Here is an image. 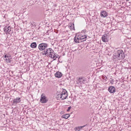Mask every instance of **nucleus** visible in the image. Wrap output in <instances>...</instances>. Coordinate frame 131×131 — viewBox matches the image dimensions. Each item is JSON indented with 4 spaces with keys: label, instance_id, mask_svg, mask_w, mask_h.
Masks as SVG:
<instances>
[{
    "label": "nucleus",
    "instance_id": "423d86ee",
    "mask_svg": "<svg viewBox=\"0 0 131 131\" xmlns=\"http://www.w3.org/2000/svg\"><path fill=\"white\" fill-rule=\"evenodd\" d=\"M21 101V98L19 97H17L13 100L12 105H16V104L20 103Z\"/></svg>",
    "mask_w": 131,
    "mask_h": 131
},
{
    "label": "nucleus",
    "instance_id": "f3484780",
    "mask_svg": "<svg viewBox=\"0 0 131 131\" xmlns=\"http://www.w3.org/2000/svg\"><path fill=\"white\" fill-rule=\"evenodd\" d=\"M11 58L10 56H7V58H6V61L7 63L10 62V59Z\"/></svg>",
    "mask_w": 131,
    "mask_h": 131
},
{
    "label": "nucleus",
    "instance_id": "4be33fe9",
    "mask_svg": "<svg viewBox=\"0 0 131 131\" xmlns=\"http://www.w3.org/2000/svg\"><path fill=\"white\" fill-rule=\"evenodd\" d=\"M31 25H32L34 26L35 27L36 26L35 23L33 21L31 22Z\"/></svg>",
    "mask_w": 131,
    "mask_h": 131
},
{
    "label": "nucleus",
    "instance_id": "f8f14e48",
    "mask_svg": "<svg viewBox=\"0 0 131 131\" xmlns=\"http://www.w3.org/2000/svg\"><path fill=\"white\" fill-rule=\"evenodd\" d=\"M62 75V74L61 72L59 71L57 72L55 74V77L58 78H61Z\"/></svg>",
    "mask_w": 131,
    "mask_h": 131
},
{
    "label": "nucleus",
    "instance_id": "bb28decb",
    "mask_svg": "<svg viewBox=\"0 0 131 131\" xmlns=\"http://www.w3.org/2000/svg\"><path fill=\"white\" fill-rule=\"evenodd\" d=\"M85 35H84L83 36H81V38H84V37H85V36H85Z\"/></svg>",
    "mask_w": 131,
    "mask_h": 131
},
{
    "label": "nucleus",
    "instance_id": "cd10ccee",
    "mask_svg": "<svg viewBox=\"0 0 131 131\" xmlns=\"http://www.w3.org/2000/svg\"><path fill=\"white\" fill-rule=\"evenodd\" d=\"M4 58H7V55L6 54L4 56Z\"/></svg>",
    "mask_w": 131,
    "mask_h": 131
},
{
    "label": "nucleus",
    "instance_id": "412c9836",
    "mask_svg": "<svg viewBox=\"0 0 131 131\" xmlns=\"http://www.w3.org/2000/svg\"><path fill=\"white\" fill-rule=\"evenodd\" d=\"M102 78L106 81H107V78L105 75H103L102 76Z\"/></svg>",
    "mask_w": 131,
    "mask_h": 131
},
{
    "label": "nucleus",
    "instance_id": "9b49d317",
    "mask_svg": "<svg viewBox=\"0 0 131 131\" xmlns=\"http://www.w3.org/2000/svg\"><path fill=\"white\" fill-rule=\"evenodd\" d=\"M100 14L101 16L102 17H106L108 15L107 12L104 10L101 12Z\"/></svg>",
    "mask_w": 131,
    "mask_h": 131
},
{
    "label": "nucleus",
    "instance_id": "6ab92c4d",
    "mask_svg": "<svg viewBox=\"0 0 131 131\" xmlns=\"http://www.w3.org/2000/svg\"><path fill=\"white\" fill-rule=\"evenodd\" d=\"M74 41L77 43H79L80 42L78 40L76 39V37L75 36L74 38Z\"/></svg>",
    "mask_w": 131,
    "mask_h": 131
},
{
    "label": "nucleus",
    "instance_id": "aec40b11",
    "mask_svg": "<svg viewBox=\"0 0 131 131\" xmlns=\"http://www.w3.org/2000/svg\"><path fill=\"white\" fill-rule=\"evenodd\" d=\"M52 56H52V57H51V58L53 59V60H55L57 58H58V57L56 56L54 53V55Z\"/></svg>",
    "mask_w": 131,
    "mask_h": 131
},
{
    "label": "nucleus",
    "instance_id": "ddd939ff",
    "mask_svg": "<svg viewBox=\"0 0 131 131\" xmlns=\"http://www.w3.org/2000/svg\"><path fill=\"white\" fill-rule=\"evenodd\" d=\"M30 46L32 48H35L37 46V44L36 42H33L31 43L30 45Z\"/></svg>",
    "mask_w": 131,
    "mask_h": 131
},
{
    "label": "nucleus",
    "instance_id": "0eeeda50",
    "mask_svg": "<svg viewBox=\"0 0 131 131\" xmlns=\"http://www.w3.org/2000/svg\"><path fill=\"white\" fill-rule=\"evenodd\" d=\"M11 29L9 26H5L4 28V30L6 34H10Z\"/></svg>",
    "mask_w": 131,
    "mask_h": 131
},
{
    "label": "nucleus",
    "instance_id": "4468645a",
    "mask_svg": "<svg viewBox=\"0 0 131 131\" xmlns=\"http://www.w3.org/2000/svg\"><path fill=\"white\" fill-rule=\"evenodd\" d=\"M85 125H84L82 126H78L75 128H74V130L75 131H79L80 130V129L82 128L85 127Z\"/></svg>",
    "mask_w": 131,
    "mask_h": 131
},
{
    "label": "nucleus",
    "instance_id": "393cba45",
    "mask_svg": "<svg viewBox=\"0 0 131 131\" xmlns=\"http://www.w3.org/2000/svg\"><path fill=\"white\" fill-rule=\"evenodd\" d=\"M71 108V106H70L69 107H68V109L67 110V111L68 112L70 110Z\"/></svg>",
    "mask_w": 131,
    "mask_h": 131
},
{
    "label": "nucleus",
    "instance_id": "20e7f679",
    "mask_svg": "<svg viewBox=\"0 0 131 131\" xmlns=\"http://www.w3.org/2000/svg\"><path fill=\"white\" fill-rule=\"evenodd\" d=\"M48 101V99L47 97L44 94L42 93L41 96L40 102L42 103H46Z\"/></svg>",
    "mask_w": 131,
    "mask_h": 131
},
{
    "label": "nucleus",
    "instance_id": "a878e982",
    "mask_svg": "<svg viewBox=\"0 0 131 131\" xmlns=\"http://www.w3.org/2000/svg\"><path fill=\"white\" fill-rule=\"evenodd\" d=\"M82 32H84V33H85L86 32V31L85 30H83L82 31Z\"/></svg>",
    "mask_w": 131,
    "mask_h": 131
},
{
    "label": "nucleus",
    "instance_id": "9d476101",
    "mask_svg": "<svg viewBox=\"0 0 131 131\" xmlns=\"http://www.w3.org/2000/svg\"><path fill=\"white\" fill-rule=\"evenodd\" d=\"M115 88L113 86H110L108 89V91L111 93H114L115 91Z\"/></svg>",
    "mask_w": 131,
    "mask_h": 131
},
{
    "label": "nucleus",
    "instance_id": "5701e85b",
    "mask_svg": "<svg viewBox=\"0 0 131 131\" xmlns=\"http://www.w3.org/2000/svg\"><path fill=\"white\" fill-rule=\"evenodd\" d=\"M61 94H58L57 97V98H58V99H61Z\"/></svg>",
    "mask_w": 131,
    "mask_h": 131
},
{
    "label": "nucleus",
    "instance_id": "1a4fd4ad",
    "mask_svg": "<svg viewBox=\"0 0 131 131\" xmlns=\"http://www.w3.org/2000/svg\"><path fill=\"white\" fill-rule=\"evenodd\" d=\"M85 37L84 38H81V36H78V37H76V39L78 40L80 42H82L84 41H85L86 40V38L87 36H85Z\"/></svg>",
    "mask_w": 131,
    "mask_h": 131
},
{
    "label": "nucleus",
    "instance_id": "39448f33",
    "mask_svg": "<svg viewBox=\"0 0 131 131\" xmlns=\"http://www.w3.org/2000/svg\"><path fill=\"white\" fill-rule=\"evenodd\" d=\"M61 97L62 100L66 99L68 96L67 92L66 90L64 89L63 90L62 92L61 93Z\"/></svg>",
    "mask_w": 131,
    "mask_h": 131
},
{
    "label": "nucleus",
    "instance_id": "b1692460",
    "mask_svg": "<svg viewBox=\"0 0 131 131\" xmlns=\"http://www.w3.org/2000/svg\"><path fill=\"white\" fill-rule=\"evenodd\" d=\"M110 83L112 84H113L114 82L113 80L111 78L110 79Z\"/></svg>",
    "mask_w": 131,
    "mask_h": 131
},
{
    "label": "nucleus",
    "instance_id": "a211bd4d",
    "mask_svg": "<svg viewBox=\"0 0 131 131\" xmlns=\"http://www.w3.org/2000/svg\"><path fill=\"white\" fill-rule=\"evenodd\" d=\"M74 25L73 23H72L71 24V25H69V27L70 29L71 30H74Z\"/></svg>",
    "mask_w": 131,
    "mask_h": 131
},
{
    "label": "nucleus",
    "instance_id": "f03ea898",
    "mask_svg": "<svg viewBox=\"0 0 131 131\" xmlns=\"http://www.w3.org/2000/svg\"><path fill=\"white\" fill-rule=\"evenodd\" d=\"M53 50L51 48H48L46 50L43 51L42 54L43 56H47L50 57H52V56L54 55Z\"/></svg>",
    "mask_w": 131,
    "mask_h": 131
},
{
    "label": "nucleus",
    "instance_id": "6e6552de",
    "mask_svg": "<svg viewBox=\"0 0 131 131\" xmlns=\"http://www.w3.org/2000/svg\"><path fill=\"white\" fill-rule=\"evenodd\" d=\"M83 77H81L79 78L77 80V84H81L82 83H84L86 81V80L84 79Z\"/></svg>",
    "mask_w": 131,
    "mask_h": 131
},
{
    "label": "nucleus",
    "instance_id": "2eb2a0df",
    "mask_svg": "<svg viewBox=\"0 0 131 131\" xmlns=\"http://www.w3.org/2000/svg\"><path fill=\"white\" fill-rule=\"evenodd\" d=\"M102 41L104 42L108 41V40L106 38V37L105 36H103L102 37Z\"/></svg>",
    "mask_w": 131,
    "mask_h": 131
},
{
    "label": "nucleus",
    "instance_id": "7ed1b4c3",
    "mask_svg": "<svg viewBox=\"0 0 131 131\" xmlns=\"http://www.w3.org/2000/svg\"><path fill=\"white\" fill-rule=\"evenodd\" d=\"M48 46V44L46 43H42L39 44L38 46V48L41 51H44L47 49Z\"/></svg>",
    "mask_w": 131,
    "mask_h": 131
},
{
    "label": "nucleus",
    "instance_id": "dca6fc26",
    "mask_svg": "<svg viewBox=\"0 0 131 131\" xmlns=\"http://www.w3.org/2000/svg\"><path fill=\"white\" fill-rule=\"evenodd\" d=\"M70 116V115L69 114H66L65 115H63L62 116V118H63L65 119H67Z\"/></svg>",
    "mask_w": 131,
    "mask_h": 131
},
{
    "label": "nucleus",
    "instance_id": "f257e3e1",
    "mask_svg": "<svg viewBox=\"0 0 131 131\" xmlns=\"http://www.w3.org/2000/svg\"><path fill=\"white\" fill-rule=\"evenodd\" d=\"M125 57L124 53L122 50H119L113 54V58L116 60L123 59Z\"/></svg>",
    "mask_w": 131,
    "mask_h": 131
}]
</instances>
